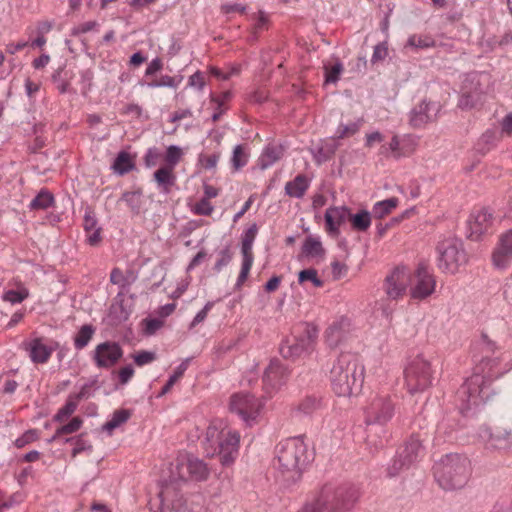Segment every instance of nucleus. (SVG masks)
I'll return each mask as SVG.
<instances>
[{"label":"nucleus","instance_id":"aec40b11","mask_svg":"<svg viewBox=\"0 0 512 512\" xmlns=\"http://www.w3.org/2000/svg\"><path fill=\"white\" fill-rule=\"evenodd\" d=\"M492 262L497 269H506L512 262V228L503 233L492 254Z\"/></svg>","mask_w":512,"mask_h":512},{"label":"nucleus","instance_id":"f704fd0d","mask_svg":"<svg viewBox=\"0 0 512 512\" xmlns=\"http://www.w3.org/2000/svg\"><path fill=\"white\" fill-rule=\"evenodd\" d=\"M351 222V227L356 231H366L371 226V213L367 210H361L355 214H351L348 217Z\"/></svg>","mask_w":512,"mask_h":512},{"label":"nucleus","instance_id":"f257e3e1","mask_svg":"<svg viewBox=\"0 0 512 512\" xmlns=\"http://www.w3.org/2000/svg\"><path fill=\"white\" fill-rule=\"evenodd\" d=\"M500 358L486 356L476 367L475 372L462 384L456 394L458 408L461 413H467L483 405L492 395L491 383L494 379L505 374L511 366L499 369Z\"/></svg>","mask_w":512,"mask_h":512},{"label":"nucleus","instance_id":"5701e85b","mask_svg":"<svg viewBox=\"0 0 512 512\" xmlns=\"http://www.w3.org/2000/svg\"><path fill=\"white\" fill-rule=\"evenodd\" d=\"M437 112V105L432 102L422 101L410 112V123L419 128L432 121Z\"/></svg>","mask_w":512,"mask_h":512},{"label":"nucleus","instance_id":"6ab92c4d","mask_svg":"<svg viewBox=\"0 0 512 512\" xmlns=\"http://www.w3.org/2000/svg\"><path fill=\"white\" fill-rule=\"evenodd\" d=\"M313 346L314 336L309 334L302 338L285 340L280 346V353L284 358L296 359L309 354Z\"/></svg>","mask_w":512,"mask_h":512},{"label":"nucleus","instance_id":"6e6552de","mask_svg":"<svg viewBox=\"0 0 512 512\" xmlns=\"http://www.w3.org/2000/svg\"><path fill=\"white\" fill-rule=\"evenodd\" d=\"M359 497V488L347 483L337 487L333 492L326 488L318 500L326 502V505H322L326 512H341L352 508Z\"/></svg>","mask_w":512,"mask_h":512},{"label":"nucleus","instance_id":"4be33fe9","mask_svg":"<svg viewBox=\"0 0 512 512\" xmlns=\"http://www.w3.org/2000/svg\"><path fill=\"white\" fill-rule=\"evenodd\" d=\"M350 216V210L345 206H333L326 209L324 214L325 230L331 237L340 235V227Z\"/></svg>","mask_w":512,"mask_h":512},{"label":"nucleus","instance_id":"4d7b16f0","mask_svg":"<svg viewBox=\"0 0 512 512\" xmlns=\"http://www.w3.org/2000/svg\"><path fill=\"white\" fill-rule=\"evenodd\" d=\"M82 424L83 420L80 417H74L69 423L57 428L56 436L75 433L81 428Z\"/></svg>","mask_w":512,"mask_h":512},{"label":"nucleus","instance_id":"9b49d317","mask_svg":"<svg viewBox=\"0 0 512 512\" xmlns=\"http://www.w3.org/2000/svg\"><path fill=\"white\" fill-rule=\"evenodd\" d=\"M264 407V402L249 393H236L231 396L229 409L235 413L247 425L257 422Z\"/></svg>","mask_w":512,"mask_h":512},{"label":"nucleus","instance_id":"f03ea898","mask_svg":"<svg viewBox=\"0 0 512 512\" xmlns=\"http://www.w3.org/2000/svg\"><path fill=\"white\" fill-rule=\"evenodd\" d=\"M330 381L339 397H351L360 393L364 382V366L351 353H342L333 363Z\"/></svg>","mask_w":512,"mask_h":512},{"label":"nucleus","instance_id":"3c124183","mask_svg":"<svg viewBox=\"0 0 512 512\" xmlns=\"http://www.w3.org/2000/svg\"><path fill=\"white\" fill-rule=\"evenodd\" d=\"M65 442L74 444V447L72 449L73 457H76L78 454L82 452H91L92 450V445L87 440H85L82 435L76 438H67Z\"/></svg>","mask_w":512,"mask_h":512},{"label":"nucleus","instance_id":"052dcab7","mask_svg":"<svg viewBox=\"0 0 512 512\" xmlns=\"http://www.w3.org/2000/svg\"><path fill=\"white\" fill-rule=\"evenodd\" d=\"M37 438H38L37 431L34 429H30V430L26 431L25 433H23L20 437H18L14 443L17 448H23L26 445L37 440Z\"/></svg>","mask_w":512,"mask_h":512},{"label":"nucleus","instance_id":"20e7f679","mask_svg":"<svg viewBox=\"0 0 512 512\" xmlns=\"http://www.w3.org/2000/svg\"><path fill=\"white\" fill-rule=\"evenodd\" d=\"M276 460L283 480L294 483L312 460V454L301 437H293L277 445Z\"/></svg>","mask_w":512,"mask_h":512},{"label":"nucleus","instance_id":"e2e57ef3","mask_svg":"<svg viewBox=\"0 0 512 512\" xmlns=\"http://www.w3.org/2000/svg\"><path fill=\"white\" fill-rule=\"evenodd\" d=\"M134 362L138 366H144L156 359V354L151 351H140L133 356Z\"/></svg>","mask_w":512,"mask_h":512},{"label":"nucleus","instance_id":"bb28decb","mask_svg":"<svg viewBox=\"0 0 512 512\" xmlns=\"http://www.w3.org/2000/svg\"><path fill=\"white\" fill-rule=\"evenodd\" d=\"M173 171V169L163 166L154 172V180L162 193L168 194L174 186L176 176Z\"/></svg>","mask_w":512,"mask_h":512},{"label":"nucleus","instance_id":"393cba45","mask_svg":"<svg viewBox=\"0 0 512 512\" xmlns=\"http://www.w3.org/2000/svg\"><path fill=\"white\" fill-rule=\"evenodd\" d=\"M338 147L339 143L336 138H327L315 145L311 152L314 160L321 164L329 160L335 154Z\"/></svg>","mask_w":512,"mask_h":512},{"label":"nucleus","instance_id":"c9c22d12","mask_svg":"<svg viewBox=\"0 0 512 512\" xmlns=\"http://www.w3.org/2000/svg\"><path fill=\"white\" fill-rule=\"evenodd\" d=\"M130 416V412L126 409H120L115 411L108 419V421L104 424L103 430L111 434L115 429L119 428L124 423H126Z\"/></svg>","mask_w":512,"mask_h":512},{"label":"nucleus","instance_id":"cd10ccee","mask_svg":"<svg viewBox=\"0 0 512 512\" xmlns=\"http://www.w3.org/2000/svg\"><path fill=\"white\" fill-rule=\"evenodd\" d=\"M409 140V137L400 138L395 135L392 137L388 145L381 146L379 154L385 157L392 155L396 158L404 156L408 153V151L404 148V143Z\"/></svg>","mask_w":512,"mask_h":512},{"label":"nucleus","instance_id":"a18cd8bd","mask_svg":"<svg viewBox=\"0 0 512 512\" xmlns=\"http://www.w3.org/2000/svg\"><path fill=\"white\" fill-rule=\"evenodd\" d=\"M29 296L27 288L21 286L17 290H7L2 294V300L11 304H18Z\"/></svg>","mask_w":512,"mask_h":512},{"label":"nucleus","instance_id":"4c0bfd02","mask_svg":"<svg viewBox=\"0 0 512 512\" xmlns=\"http://www.w3.org/2000/svg\"><path fill=\"white\" fill-rule=\"evenodd\" d=\"M191 358H185L174 370L173 374L169 377L166 384L163 386L160 396L167 394L173 385L183 376L185 371L188 369V366L190 364Z\"/></svg>","mask_w":512,"mask_h":512},{"label":"nucleus","instance_id":"2f4dec72","mask_svg":"<svg viewBox=\"0 0 512 512\" xmlns=\"http://www.w3.org/2000/svg\"><path fill=\"white\" fill-rule=\"evenodd\" d=\"M323 67L326 84H335L340 79L344 70L342 62L337 58H332L324 62Z\"/></svg>","mask_w":512,"mask_h":512},{"label":"nucleus","instance_id":"423d86ee","mask_svg":"<svg viewBox=\"0 0 512 512\" xmlns=\"http://www.w3.org/2000/svg\"><path fill=\"white\" fill-rule=\"evenodd\" d=\"M437 267L446 274H455L468 261L460 239L449 237L437 245Z\"/></svg>","mask_w":512,"mask_h":512},{"label":"nucleus","instance_id":"6e6d98bb","mask_svg":"<svg viewBox=\"0 0 512 512\" xmlns=\"http://www.w3.org/2000/svg\"><path fill=\"white\" fill-rule=\"evenodd\" d=\"M54 23L52 21L43 20L36 23L34 28H27L26 33L31 38L34 34L44 35L48 34L52 28Z\"/></svg>","mask_w":512,"mask_h":512},{"label":"nucleus","instance_id":"7ed1b4c3","mask_svg":"<svg viewBox=\"0 0 512 512\" xmlns=\"http://www.w3.org/2000/svg\"><path fill=\"white\" fill-rule=\"evenodd\" d=\"M240 434L223 419H214L206 429L204 446L207 455L218 454L224 466L232 464L238 456Z\"/></svg>","mask_w":512,"mask_h":512},{"label":"nucleus","instance_id":"49530a36","mask_svg":"<svg viewBox=\"0 0 512 512\" xmlns=\"http://www.w3.org/2000/svg\"><path fill=\"white\" fill-rule=\"evenodd\" d=\"M298 281L300 284L310 282L311 285L315 288H320L324 284V282L318 276V272L313 268L300 271L298 275Z\"/></svg>","mask_w":512,"mask_h":512},{"label":"nucleus","instance_id":"8fccbe9b","mask_svg":"<svg viewBox=\"0 0 512 512\" xmlns=\"http://www.w3.org/2000/svg\"><path fill=\"white\" fill-rule=\"evenodd\" d=\"M362 125V120L358 119L356 121H352L348 124H339L336 130L337 138H345L348 136H352L357 133Z\"/></svg>","mask_w":512,"mask_h":512},{"label":"nucleus","instance_id":"f8f14e48","mask_svg":"<svg viewBox=\"0 0 512 512\" xmlns=\"http://www.w3.org/2000/svg\"><path fill=\"white\" fill-rule=\"evenodd\" d=\"M394 415V403L388 395L373 397L365 408V421L370 424H386Z\"/></svg>","mask_w":512,"mask_h":512},{"label":"nucleus","instance_id":"13d9d810","mask_svg":"<svg viewBox=\"0 0 512 512\" xmlns=\"http://www.w3.org/2000/svg\"><path fill=\"white\" fill-rule=\"evenodd\" d=\"M240 72L239 66H231L227 71H223L217 67H210V73L219 80H228L232 76L237 75Z\"/></svg>","mask_w":512,"mask_h":512},{"label":"nucleus","instance_id":"c03bdc74","mask_svg":"<svg viewBox=\"0 0 512 512\" xmlns=\"http://www.w3.org/2000/svg\"><path fill=\"white\" fill-rule=\"evenodd\" d=\"M181 79L176 80L174 77H171L169 75H162L159 80H152L149 82H140L141 86H146L148 88H161V87H168V88H177L180 84Z\"/></svg>","mask_w":512,"mask_h":512},{"label":"nucleus","instance_id":"79ce46f5","mask_svg":"<svg viewBox=\"0 0 512 512\" xmlns=\"http://www.w3.org/2000/svg\"><path fill=\"white\" fill-rule=\"evenodd\" d=\"M398 200L396 198H389L379 201L373 206V214L377 218H383L389 214L394 208H396Z\"/></svg>","mask_w":512,"mask_h":512},{"label":"nucleus","instance_id":"58836bf2","mask_svg":"<svg viewBox=\"0 0 512 512\" xmlns=\"http://www.w3.org/2000/svg\"><path fill=\"white\" fill-rule=\"evenodd\" d=\"M54 204L53 195L47 190H41L37 196L30 202V209L45 210Z\"/></svg>","mask_w":512,"mask_h":512},{"label":"nucleus","instance_id":"c756f323","mask_svg":"<svg viewBox=\"0 0 512 512\" xmlns=\"http://www.w3.org/2000/svg\"><path fill=\"white\" fill-rule=\"evenodd\" d=\"M135 167L134 157L127 151H120L115 158L112 169L118 175H124Z\"/></svg>","mask_w":512,"mask_h":512},{"label":"nucleus","instance_id":"5fc2aeb1","mask_svg":"<svg viewBox=\"0 0 512 512\" xmlns=\"http://www.w3.org/2000/svg\"><path fill=\"white\" fill-rule=\"evenodd\" d=\"M252 21V33L254 37H256L259 32L268 27L269 19L267 14H265L263 11H259L253 16Z\"/></svg>","mask_w":512,"mask_h":512},{"label":"nucleus","instance_id":"b1692460","mask_svg":"<svg viewBox=\"0 0 512 512\" xmlns=\"http://www.w3.org/2000/svg\"><path fill=\"white\" fill-rule=\"evenodd\" d=\"M160 512H185L186 506L182 495L172 492L169 487L163 489L160 494Z\"/></svg>","mask_w":512,"mask_h":512},{"label":"nucleus","instance_id":"338daca9","mask_svg":"<svg viewBox=\"0 0 512 512\" xmlns=\"http://www.w3.org/2000/svg\"><path fill=\"white\" fill-rule=\"evenodd\" d=\"M144 325L145 334L153 335L164 325V321L160 318L146 319Z\"/></svg>","mask_w":512,"mask_h":512},{"label":"nucleus","instance_id":"1a4fd4ad","mask_svg":"<svg viewBox=\"0 0 512 512\" xmlns=\"http://www.w3.org/2000/svg\"><path fill=\"white\" fill-rule=\"evenodd\" d=\"M170 481L192 479L201 481L206 479L208 468L206 464L191 455L179 454L174 462L170 464Z\"/></svg>","mask_w":512,"mask_h":512},{"label":"nucleus","instance_id":"2eb2a0df","mask_svg":"<svg viewBox=\"0 0 512 512\" xmlns=\"http://www.w3.org/2000/svg\"><path fill=\"white\" fill-rule=\"evenodd\" d=\"M436 288L435 277L423 265H419L410 284V295L413 299L422 300L432 295Z\"/></svg>","mask_w":512,"mask_h":512},{"label":"nucleus","instance_id":"ea45409f","mask_svg":"<svg viewBox=\"0 0 512 512\" xmlns=\"http://www.w3.org/2000/svg\"><path fill=\"white\" fill-rule=\"evenodd\" d=\"M94 328L91 325H83L74 338V346L81 350L85 348L94 335Z\"/></svg>","mask_w":512,"mask_h":512},{"label":"nucleus","instance_id":"680f3d73","mask_svg":"<svg viewBox=\"0 0 512 512\" xmlns=\"http://www.w3.org/2000/svg\"><path fill=\"white\" fill-rule=\"evenodd\" d=\"M220 155L218 153L213 154H200L198 161L207 170H212L217 166Z\"/></svg>","mask_w":512,"mask_h":512},{"label":"nucleus","instance_id":"de8ad7c7","mask_svg":"<svg viewBox=\"0 0 512 512\" xmlns=\"http://www.w3.org/2000/svg\"><path fill=\"white\" fill-rule=\"evenodd\" d=\"M434 45L435 41L431 37L414 34L408 38L405 47H411L415 49H426L433 47Z\"/></svg>","mask_w":512,"mask_h":512},{"label":"nucleus","instance_id":"a19ab883","mask_svg":"<svg viewBox=\"0 0 512 512\" xmlns=\"http://www.w3.org/2000/svg\"><path fill=\"white\" fill-rule=\"evenodd\" d=\"M322 407V401L315 396L306 397L298 405L297 410L303 415H311Z\"/></svg>","mask_w":512,"mask_h":512},{"label":"nucleus","instance_id":"39448f33","mask_svg":"<svg viewBox=\"0 0 512 512\" xmlns=\"http://www.w3.org/2000/svg\"><path fill=\"white\" fill-rule=\"evenodd\" d=\"M433 474L442 489L447 491L461 489L469 481L471 463L464 455L447 454L434 464Z\"/></svg>","mask_w":512,"mask_h":512},{"label":"nucleus","instance_id":"9d476101","mask_svg":"<svg viewBox=\"0 0 512 512\" xmlns=\"http://www.w3.org/2000/svg\"><path fill=\"white\" fill-rule=\"evenodd\" d=\"M425 455L423 440L417 435H412L398 450L396 458L388 467L389 476L397 475L404 468H408L420 461Z\"/></svg>","mask_w":512,"mask_h":512},{"label":"nucleus","instance_id":"0eeeda50","mask_svg":"<svg viewBox=\"0 0 512 512\" xmlns=\"http://www.w3.org/2000/svg\"><path fill=\"white\" fill-rule=\"evenodd\" d=\"M404 375L409 393L414 394L424 391L432 383L430 361L423 355H417L408 363Z\"/></svg>","mask_w":512,"mask_h":512},{"label":"nucleus","instance_id":"7c9ffc66","mask_svg":"<svg viewBox=\"0 0 512 512\" xmlns=\"http://www.w3.org/2000/svg\"><path fill=\"white\" fill-rule=\"evenodd\" d=\"M258 232V228L256 224H252L243 234H242V241H241V254L242 258L245 259H252L254 260L253 256V243L255 241L256 235Z\"/></svg>","mask_w":512,"mask_h":512},{"label":"nucleus","instance_id":"a211bd4d","mask_svg":"<svg viewBox=\"0 0 512 512\" xmlns=\"http://www.w3.org/2000/svg\"><path fill=\"white\" fill-rule=\"evenodd\" d=\"M123 351L116 342L106 341L96 346L93 360L99 368H109L115 365L122 357Z\"/></svg>","mask_w":512,"mask_h":512},{"label":"nucleus","instance_id":"bf43d9fd","mask_svg":"<svg viewBox=\"0 0 512 512\" xmlns=\"http://www.w3.org/2000/svg\"><path fill=\"white\" fill-rule=\"evenodd\" d=\"M26 498V495L22 491H17L10 495L7 499L1 501V507L9 509L14 506L21 504Z\"/></svg>","mask_w":512,"mask_h":512},{"label":"nucleus","instance_id":"864d4df0","mask_svg":"<svg viewBox=\"0 0 512 512\" xmlns=\"http://www.w3.org/2000/svg\"><path fill=\"white\" fill-rule=\"evenodd\" d=\"M76 408V402L71 400L67 401L66 404L54 415L53 420L59 423L64 422L75 412Z\"/></svg>","mask_w":512,"mask_h":512},{"label":"nucleus","instance_id":"ddd939ff","mask_svg":"<svg viewBox=\"0 0 512 512\" xmlns=\"http://www.w3.org/2000/svg\"><path fill=\"white\" fill-rule=\"evenodd\" d=\"M477 435L487 449L505 451L512 449V433L506 428L482 425Z\"/></svg>","mask_w":512,"mask_h":512},{"label":"nucleus","instance_id":"72a5a7b5","mask_svg":"<svg viewBox=\"0 0 512 512\" xmlns=\"http://www.w3.org/2000/svg\"><path fill=\"white\" fill-rule=\"evenodd\" d=\"M455 419L451 417L443 418L436 427L435 440L437 443L449 440L455 431Z\"/></svg>","mask_w":512,"mask_h":512},{"label":"nucleus","instance_id":"e433bc0d","mask_svg":"<svg viewBox=\"0 0 512 512\" xmlns=\"http://www.w3.org/2000/svg\"><path fill=\"white\" fill-rule=\"evenodd\" d=\"M121 201L126 205L134 214H139L143 205V195L140 190L126 191L122 194Z\"/></svg>","mask_w":512,"mask_h":512},{"label":"nucleus","instance_id":"f3484780","mask_svg":"<svg viewBox=\"0 0 512 512\" xmlns=\"http://www.w3.org/2000/svg\"><path fill=\"white\" fill-rule=\"evenodd\" d=\"M31 361L35 364L47 363L57 347V343L43 338H33L22 343Z\"/></svg>","mask_w":512,"mask_h":512},{"label":"nucleus","instance_id":"603ef678","mask_svg":"<svg viewBox=\"0 0 512 512\" xmlns=\"http://www.w3.org/2000/svg\"><path fill=\"white\" fill-rule=\"evenodd\" d=\"M248 162V154L244 151L241 145H237L232 153L231 163L233 167L238 170L244 167Z\"/></svg>","mask_w":512,"mask_h":512},{"label":"nucleus","instance_id":"4468645a","mask_svg":"<svg viewBox=\"0 0 512 512\" xmlns=\"http://www.w3.org/2000/svg\"><path fill=\"white\" fill-rule=\"evenodd\" d=\"M288 368L279 360L272 359L263 375V387L269 396L277 393L287 382Z\"/></svg>","mask_w":512,"mask_h":512},{"label":"nucleus","instance_id":"a878e982","mask_svg":"<svg viewBox=\"0 0 512 512\" xmlns=\"http://www.w3.org/2000/svg\"><path fill=\"white\" fill-rule=\"evenodd\" d=\"M283 147L277 143H269L263 149L258 165L262 170H265L275 164L283 156Z\"/></svg>","mask_w":512,"mask_h":512},{"label":"nucleus","instance_id":"69168bd1","mask_svg":"<svg viewBox=\"0 0 512 512\" xmlns=\"http://www.w3.org/2000/svg\"><path fill=\"white\" fill-rule=\"evenodd\" d=\"M388 55V47L385 42L379 43L374 47V51L371 57V62L373 64L383 61Z\"/></svg>","mask_w":512,"mask_h":512},{"label":"nucleus","instance_id":"412c9836","mask_svg":"<svg viewBox=\"0 0 512 512\" xmlns=\"http://www.w3.org/2000/svg\"><path fill=\"white\" fill-rule=\"evenodd\" d=\"M492 224V214L485 208L473 211L467 221L469 238L478 240Z\"/></svg>","mask_w":512,"mask_h":512},{"label":"nucleus","instance_id":"473e14b6","mask_svg":"<svg viewBox=\"0 0 512 512\" xmlns=\"http://www.w3.org/2000/svg\"><path fill=\"white\" fill-rule=\"evenodd\" d=\"M302 250L306 257L314 259L322 258L325 254L322 242L318 236H308L303 243Z\"/></svg>","mask_w":512,"mask_h":512},{"label":"nucleus","instance_id":"c85d7f7f","mask_svg":"<svg viewBox=\"0 0 512 512\" xmlns=\"http://www.w3.org/2000/svg\"><path fill=\"white\" fill-rule=\"evenodd\" d=\"M309 188V180L306 176L297 175L294 180L289 181L285 185V192L290 197L301 198Z\"/></svg>","mask_w":512,"mask_h":512},{"label":"nucleus","instance_id":"774afa93","mask_svg":"<svg viewBox=\"0 0 512 512\" xmlns=\"http://www.w3.org/2000/svg\"><path fill=\"white\" fill-rule=\"evenodd\" d=\"M214 306V302L212 301H209L205 304V306L195 315L194 319L192 320L191 324H190V329L194 328L195 326H197L198 324L202 323L209 311L212 309V307Z\"/></svg>","mask_w":512,"mask_h":512},{"label":"nucleus","instance_id":"09e8293b","mask_svg":"<svg viewBox=\"0 0 512 512\" xmlns=\"http://www.w3.org/2000/svg\"><path fill=\"white\" fill-rule=\"evenodd\" d=\"M183 156L182 149L177 145H170L166 149L165 154V167L171 168L174 170L176 165L179 163Z\"/></svg>","mask_w":512,"mask_h":512},{"label":"nucleus","instance_id":"0e129e2a","mask_svg":"<svg viewBox=\"0 0 512 512\" xmlns=\"http://www.w3.org/2000/svg\"><path fill=\"white\" fill-rule=\"evenodd\" d=\"M214 210L213 205L207 199H201L193 208V212L197 215H210Z\"/></svg>","mask_w":512,"mask_h":512},{"label":"nucleus","instance_id":"37998d69","mask_svg":"<svg viewBox=\"0 0 512 512\" xmlns=\"http://www.w3.org/2000/svg\"><path fill=\"white\" fill-rule=\"evenodd\" d=\"M348 325V320L341 319L339 322L333 323L326 331L327 341L330 345H336L343 337L342 328Z\"/></svg>","mask_w":512,"mask_h":512},{"label":"nucleus","instance_id":"dca6fc26","mask_svg":"<svg viewBox=\"0 0 512 512\" xmlns=\"http://www.w3.org/2000/svg\"><path fill=\"white\" fill-rule=\"evenodd\" d=\"M411 282L412 274L410 271L405 267H397L385 279V293L390 299H399L406 293Z\"/></svg>","mask_w":512,"mask_h":512}]
</instances>
